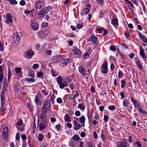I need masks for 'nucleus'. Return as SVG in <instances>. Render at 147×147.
<instances>
[{"label": "nucleus", "instance_id": "f257e3e1", "mask_svg": "<svg viewBox=\"0 0 147 147\" xmlns=\"http://www.w3.org/2000/svg\"><path fill=\"white\" fill-rule=\"evenodd\" d=\"M51 107V103L50 101L48 100L44 102L42 108V112L47 113L49 111Z\"/></svg>", "mask_w": 147, "mask_h": 147}, {"label": "nucleus", "instance_id": "f03ea898", "mask_svg": "<svg viewBox=\"0 0 147 147\" xmlns=\"http://www.w3.org/2000/svg\"><path fill=\"white\" fill-rule=\"evenodd\" d=\"M52 7L51 6H49L45 7L41 9L38 13V15L39 17H42L44 16L45 14L49 11Z\"/></svg>", "mask_w": 147, "mask_h": 147}, {"label": "nucleus", "instance_id": "7ed1b4c3", "mask_svg": "<svg viewBox=\"0 0 147 147\" xmlns=\"http://www.w3.org/2000/svg\"><path fill=\"white\" fill-rule=\"evenodd\" d=\"M108 63L106 61H104L101 66V72L104 74H106L108 71Z\"/></svg>", "mask_w": 147, "mask_h": 147}, {"label": "nucleus", "instance_id": "20e7f679", "mask_svg": "<svg viewBox=\"0 0 147 147\" xmlns=\"http://www.w3.org/2000/svg\"><path fill=\"white\" fill-rule=\"evenodd\" d=\"M45 5L44 1H38L36 2L34 5V7L38 9H40L42 7H44Z\"/></svg>", "mask_w": 147, "mask_h": 147}, {"label": "nucleus", "instance_id": "39448f33", "mask_svg": "<svg viewBox=\"0 0 147 147\" xmlns=\"http://www.w3.org/2000/svg\"><path fill=\"white\" fill-rule=\"evenodd\" d=\"M34 54V53L33 51L29 50L26 52L24 56L25 58L28 59H30L32 58Z\"/></svg>", "mask_w": 147, "mask_h": 147}, {"label": "nucleus", "instance_id": "423d86ee", "mask_svg": "<svg viewBox=\"0 0 147 147\" xmlns=\"http://www.w3.org/2000/svg\"><path fill=\"white\" fill-rule=\"evenodd\" d=\"M129 145L125 140H123L120 142L117 145V147H127L129 146Z\"/></svg>", "mask_w": 147, "mask_h": 147}, {"label": "nucleus", "instance_id": "0eeeda50", "mask_svg": "<svg viewBox=\"0 0 147 147\" xmlns=\"http://www.w3.org/2000/svg\"><path fill=\"white\" fill-rule=\"evenodd\" d=\"M6 20L5 22L7 24L12 22L13 16L10 13H8L6 15Z\"/></svg>", "mask_w": 147, "mask_h": 147}, {"label": "nucleus", "instance_id": "6e6552de", "mask_svg": "<svg viewBox=\"0 0 147 147\" xmlns=\"http://www.w3.org/2000/svg\"><path fill=\"white\" fill-rule=\"evenodd\" d=\"M8 134V129L7 127H5L3 128V133L2 137L3 138L4 140H5L7 137Z\"/></svg>", "mask_w": 147, "mask_h": 147}, {"label": "nucleus", "instance_id": "1a4fd4ad", "mask_svg": "<svg viewBox=\"0 0 147 147\" xmlns=\"http://www.w3.org/2000/svg\"><path fill=\"white\" fill-rule=\"evenodd\" d=\"M131 100L133 103L135 107H136L138 109L140 108V107H139L140 106V103L138 101L134 100L132 97L131 98Z\"/></svg>", "mask_w": 147, "mask_h": 147}, {"label": "nucleus", "instance_id": "9d476101", "mask_svg": "<svg viewBox=\"0 0 147 147\" xmlns=\"http://www.w3.org/2000/svg\"><path fill=\"white\" fill-rule=\"evenodd\" d=\"M140 55L142 56L143 59H146V58L147 57L144 52V50L143 49L142 47H140Z\"/></svg>", "mask_w": 147, "mask_h": 147}, {"label": "nucleus", "instance_id": "9b49d317", "mask_svg": "<svg viewBox=\"0 0 147 147\" xmlns=\"http://www.w3.org/2000/svg\"><path fill=\"white\" fill-rule=\"evenodd\" d=\"M78 70L79 72L82 75L84 76L86 74V71L84 68L82 66H80L78 67Z\"/></svg>", "mask_w": 147, "mask_h": 147}, {"label": "nucleus", "instance_id": "f8f14e48", "mask_svg": "<svg viewBox=\"0 0 147 147\" xmlns=\"http://www.w3.org/2000/svg\"><path fill=\"white\" fill-rule=\"evenodd\" d=\"M73 52L74 54H75L78 55H80L81 52L78 48L75 47L73 50Z\"/></svg>", "mask_w": 147, "mask_h": 147}, {"label": "nucleus", "instance_id": "ddd939ff", "mask_svg": "<svg viewBox=\"0 0 147 147\" xmlns=\"http://www.w3.org/2000/svg\"><path fill=\"white\" fill-rule=\"evenodd\" d=\"M74 124L75 126L74 129L76 130L80 129L81 127V126L80 124L77 122L76 120L74 121Z\"/></svg>", "mask_w": 147, "mask_h": 147}, {"label": "nucleus", "instance_id": "4468645a", "mask_svg": "<svg viewBox=\"0 0 147 147\" xmlns=\"http://www.w3.org/2000/svg\"><path fill=\"white\" fill-rule=\"evenodd\" d=\"M46 126L47 125L46 124L43 122H40L39 126V131H41L43 129H46Z\"/></svg>", "mask_w": 147, "mask_h": 147}, {"label": "nucleus", "instance_id": "2eb2a0df", "mask_svg": "<svg viewBox=\"0 0 147 147\" xmlns=\"http://www.w3.org/2000/svg\"><path fill=\"white\" fill-rule=\"evenodd\" d=\"M61 59V58L60 56H57L55 57L53 60V62L54 63H57Z\"/></svg>", "mask_w": 147, "mask_h": 147}, {"label": "nucleus", "instance_id": "dca6fc26", "mask_svg": "<svg viewBox=\"0 0 147 147\" xmlns=\"http://www.w3.org/2000/svg\"><path fill=\"white\" fill-rule=\"evenodd\" d=\"M14 39H16V40L15 41V43H18L20 40V38L19 36V34L18 33H17L16 34L15 37L14 38Z\"/></svg>", "mask_w": 147, "mask_h": 147}, {"label": "nucleus", "instance_id": "f3484780", "mask_svg": "<svg viewBox=\"0 0 147 147\" xmlns=\"http://www.w3.org/2000/svg\"><path fill=\"white\" fill-rule=\"evenodd\" d=\"M46 113H42L40 115V116L41 119L45 120L47 117Z\"/></svg>", "mask_w": 147, "mask_h": 147}, {"label": "nucleus", "instance_id": "a211bd4d", "mask_svg": "<svg viewBox=\"0 0 147 147\" xmlns=\"http://www.w3.org/2000/svg\"><path fill=\"white\" fill-rule=\"evenodd\" d=\"M89 40H92V41L95 42L97 41V38L95 36L92 35L91 36V38L89 39Z\"/></svg>", "mask_w": 147, "mask_h": 147}, {"label": "nucleus", "instance_id": "6ab92c4d", "mask_svg": "<svg viewBox=\"0 0 147 147\" xmlns=\"http://www.w3.org/2000/svg\"><path fill=\"white\" fill-rule=\"evenodd\" d=\"M111 23L113 25H117L118 24V20L117 19H113L112 20Z\"/></svg>", "mask_w": 147, "mask_h": 147}, {"label": "nucleus", "instance_id": "aec40b11", "mask_svg": "<svg viewBox=\"0 0 147 147\" xmlns=\"http://www.w3.org/2000/svg\"><path fill=\"white\" fill-rule=\"evenodd\" d=\"M65 120L67 122H69L70 121V118L68 114H65L64 117Z\"/></svg>", "mask_w": 147, "mask_h": 147}, {"label": "nucleus", "instance_id": "412c9836", "mask_svg": "<svg viewBox=\"0 0 147 147\" xmlns=\"http://www.w3.org/2000/svg\"><path fill=\"white\" fill-rule=\"evenodd\" d=\"M90 9L88 8H84L82 10L83 12L86 14H88L89 12Z\"/></svg>", "mask_w": 147, "mask_h": 147}, {"label": "nucleus", "instance_id": "4be33fe9", "mask_svg": "<svg viewBox=\"0 0 147 147\" xmlns=\"http://www.w3.org/2000/svg\"><path fill=\"white\" fill-rule=\"evenodd\" d=\"M31 26L32 29L34 30H36L38 28L37 25L35 23H32L31 24Z\"/></svg>", "mask_w": 147, "mask_h": 147}, {"label": "nucleus", "instance_id": "5701e85b", "mask_svg": "<svg viewBox=\"0 0 147 147\" xmlns=\"http://www.w3.org/2000/svg\"><path fill=\"white\" fill-rule=\"evenodd\" d=\"M44 138V136L43 134H41L39 135L38 136V140L40 142H42Z\"/></svg>", "mask_w": 147, "mask_h": 147}, {"label": "nucleus", "instance_id": "b1692460", "mask_svg": "<svg viewBox=\"0 0 147 147\" xmlns=\"http://www.w3.org/2000/svg\"><path fill=\"white\" fill-rule=\"evenodd\" d=\"M25 80L28 82H34L35 81L34 79L33 78H25Z\"/></svg>", "mask_w": 147, "mask_h": 147}, {"label": "nucleus", "instance_id": "393cba45", "mask_svg": "<svg viewBox=\"0 0 147 147\" xmlns=\"http://www.w3.org/2000/svg\"><path fill=\"white\" fill-rule=\"evenodd\" d=\"M97 2L96 4L102 6L103 5L104 1L103 0H96Z\"/></svg>", "mask_w": 147, "mask_h": 147}, {"label": "nucleus", "instance_id": "a878e982", "mask_svg": "<svg viewBox=\"0 0 147 147\" xmlns=\"http://www.w3.org/2000/svg\"><path fill=\"white\" fill-rule=\"evenodd\" d=\"M78 108L83 110L85 109V107L81 103L79 104L78 106Z\"/></svg>", "mask_w": 147, "mask_h": 147}, {"label": "nucleus", "instance_id": "bb28decb", "mask_svg": "<svg viewBox=\"0 0 147 147\" xmlns=\"http://www.w3.org/2000/svg\"><path fill=\"white\" fill-rule=\"evenodd\" d=\"M123 106L127 107L128 105V100L127 99H125L124 100L123 102Z\"/></svg>", "mask_w": 147, "mask_h": 147}, {"label": "nucleus", "instance_id": "cd10ccee", "mask_svg": "<svg viewBox=\"0 0 147 147\" xmlns=\"http://www.w3.org/2000/svg\"><path fill=\"white\" fill-rule=\"evenodd\" d=\"M56 79L58 84H59L60 83H61L62 82V79L61 76H59L56 78Z\"/></svg>", "mask_w": 147, "mask_h": 147}, {"label": "nucleus", "instance_id": "c85d7f7f", "mask_svg": "<svg viewBox=\"0 0 147 147\" xmlns=\"http://www.w3.org/2000/svg\"><path fill=\"white\" fill-rule=\"evenodd\" d=\"M15 70L16 74L19 73L20 72L22 71V69L20 67H16L15 69Z\"/></svg>", "mask_w": 147, "mask_h": 147}, {"label": "nucleus", "instance_id": "c756f323", "mask_svg": "<svg viewBox=\"0 0 147 147\" xmlns=\"http://www.w3.org/2000/svg\"><path fill=\"white\" fill-rule=\"evenodd\" d=\"M10 4L16 5L17 4V2L16 0H7Z\"/></svg>", "mask_w": 147, "mask_h": 147}, {"label": "nucleus", "instance_id": "7c9ffc66", "mask_svg": "<svg viewBox=\"0 0 147 147\" xmlns=\"http://www.w3.org/2000/svg\"><path fill=\"white\" fill-rule=\"evenodd\" d=\"M4 45L0 40V51L3 52L4 51Z\"/></svg>", "mask_w": 147, "mask_h": 147}, {"label": "nucleus", "instance_id": "2f4dec72", "mask_svg": "<svg viewBox=\"0 0 147 147\" xmlns=\"http://www.w3.org/2000/svg\"><path fill=\"white\" fill-rule=\"evenodd\" d=\"M137 65H138V67L141 70L142 69L143 67L140 64V62L139 61H138L136 62Z\"/></svg>", "mask_w": 147, "mask_h": 147}, {"label": "nucleus", "instance_id": "473e14b6", "mask_svg": "<svg viewBox=\"0 0 147 147\" xmlns=\"http://www.w3.org/2000/svg\"><path fill=\"white\" fill-rule=\"evenodd\" d=\"M48 25V24L47 22H43L41 24V26L43 28H45L47 27Z\"/></svg>", "mask_w": 147, "mask_h": 147}, {"label": "nucleus", "instance_id": "72a5a7b5", "mask_svg": "<svg viewBox=\"0 0 147 147\" xmlns=\"http://www.w3.org/2000/svg\"><path fill=\"white\" fill-rule=\"evenodd\" d=\"M108 109L110 110H114L115 109L116 107L115 106H108Z\"/></svg>", "mask_w": 147, "mask_h": 147}, {"label": "nucleus", "instance_id": "f704fd0d", "mask_svg": "<svg viewBox=\"0 0 147 147\" xmlns=\"http://www.w3.org/2000/svg\"><path fill=\"white\" fill-rule=\"evenodd\" d=\"M73 139L75 140L78 141L80 139V137L78 136L75 135L73 136Z\"/></svg>", "mask_w": 147, "mask_h": 147}, {"label": "nucleus", "instance_id": "c9c22d12", "mask_svg": "<svg viewBox=\"0 0 147 147\" xmlns=\"http://www.w3.org/2000/svg\"><path fill=\"white\" fill-rule=\"evenodd\" d=\"M59 85V87L61 89H63L66 86V85L63 83H60L58 84Z\"/></svg>", "mask_w": 147, "mask_h": 147}, {"label": "nucleus", "instance_id": "e433bc0d", "mask_svg": "<svg viewBox=\"0 0 147 147\" xmlns=\"http://www.w3.org/2000/svg\"><path fill=\"white\" fill-rule=\"evenodd\" d=\"M80 122L82 123H83V122H84L85 120V117L84 116H82L80 118Z\"/></svg>", "mask_w": 147, "mask_h": 147}, {"label": "nucleus", "instance_id": "4c0bfd02", "mask_svg": "<svg viewBox=\"0 0 147 147\" xmlns=\"http://www.w3.org/2000/svg\"><path fill=\"white\" fill-rule=\"evenodd\" d=\"M139 112H140L141 113H142L144 114H145L146 115H147V112L145 111L144 110H143L142 109H141L140 108H139L138 109Z\"/></svg>", "mask_w": 147, "mask_h": 147}, {"label": "nucleus", "instance_id": "58836bf2", "mask_svg": "<svg viewBox=\"0 0 147 147\" xmlns=\"http://www.w3.org/2000/svg\"><path fill=\"white\" fill-rule=\"evenodd\" d=\"M5 90H3L1 92V98H5Z\"/></svg>", "mask_w": 147, "mask_h": 147}, {"label": "nucleus", "instance_id": "ea45409f", "mask_svg": "<svg viewBox=\"0 0 147 147\" xmlns=\"http://www.w3.org/2000/svg\"><path fill=\"white\" fill-rule=\"evenodd\" d=\"M89 56V54L87 52L85 53L83 55V57L84 59H87L88 58Z\"/></svg>", "mask_w": 147, "mask_h": 147}, {"label": "nucleus", "instance_id": "a19ab883", "mask_svg": "<svg viewBox=\"0 0 147 147\" xmlns=\"http://www.w3.org/2000/svg\"><path fill=\"white\" fill-rule=\"evenodd\" d=\"M123 76V74L121 71H119L118 73V77L119 78H121Z\"/></svg>", "mask_w": 147, "mask_h": 147}, {"label": "nucleus", "instance_id": "79ce46f5", "mask_svg": "<svg viewBox=\"0 0 147 147\" xmlns=\"http://www.w3.org/2000/svg\"><path fill=\"white\" fill-rule=\"evenodd\" d=\"M34 101H35V102L37 103L39 101V100H40V99L38 97V95H36Z\"/></svg>", "mask_w": 147, "mask_h": 147}, {"label": "nucleus", "instance_id": "37998d69", "mask_svg": "<svg viewBox=\"0 0 147 147\" xmlns=\"http://www.w3.org/2000/svg\"><path fill=\"white\" fill-rule=\"evenodd\" d=\"M57 101L58 103L60 104L62 103L63 101L61 98H58L57 99Z\"/></svg>", "mask_w": 147, "mask_h": 147}, {"label": "nucleus", "instance_id": "c03bdc74", "mask_svg": "<svg viewBox=\"0 0 147 147\" xmlns=\"http://www.w3.org/2000/svg\"><path fill=\"white\" fill-rule=\"evenodd\" d=\"M22 123L23 121L21 119H19L18 122L17 123V124L18 125H22Z\"/></svg>", "mask_w": 147, "mask_h": 147}, {"label": "nucleus", "instance_id": "a18cd8bd", "mask_svg": "<svg viewBox=\"0 0 147 147\" xmlns=\"http://www.w3.org/2000/svg\"><path fill=\"white\" fill-rule=\"evenodd\" d=\"M37 76L38 77H41L43 75V72L42 71H40L37 73Z\"/></svg>", "mask_w": 147, "mask_h": 147}, {"label": "nucleus", "instance_id": "49530a36", "mask_svg": "<svg viewBox=\"0 0 147 147\" xmlns=\"http://www.w3.org/2000/svg\"><path fill=\"white\" fill-rule=\"evenodd\" d=\"M83 26V25L82 24H79L77 25L76 26L77 28L79 29H80Z\"/></svg>", "mask_w": 147, "mask_h": 147}, {"label": "nucleus", "instance_id": "de8ad7c7", "mask_svg": "<svg viewBox=\"0 0 147 147\" xmlns=\"http://www.w3.org/2000/svg\"><path fill=\"white\" fill-rule=\"evenodd\" d=\"M94 118L95 119L97 120H99L100 119L99 115L97 114H95V115L94 116Z\"/></svg>", "mask_w": 147, "mask_h": 147}, {"label": "nucleus", "instance_id": "09e8293b", "mask_svg": "<svg viewBox=\"0 0 147 147\" xmlns=\"http://www.w3.org/2000/svg\"><path fill=\"white\" fill-rule=\"evenodd\" d=\"M45 53L46 55H50L52 53V51L50 50H47L46 51Z\"/></svg>", "mask_w": 147, "mask_h": 147}, {"label": "nucleus", "instance_id": "8fccbe9b", "mask_svg": "<svg viewBox=\"0 0 147 147\" xmlns=\"http://www.w3.org/2000/svg\"><path fill=\"white\" fill-rule=\"evenodd\" d=\"M4 76L3 74H0V82L2 83L3 80V79Z\"/></svg>", "mask_w": 147, "mask_h": 147}, {"label": "nucleus", "instance_id": "3c124183", "mask_svg": "<svg viewBox=\"0 0 147 147\" xmlns=\"http://www.w3.org/2000/svg\"><path fill=\"white\" fill-rule=\"evenodd\" d=\"M1 105L2 107L3 106L5 102V98H1Z\"/></svg>", "mask_w": 147, "mask_h": 147}, {"label": "nucleus", "instance_id": "603ef678", "mask_svg": "<svg viewBox=\"0 0 147 147\" xmlns=\"http://www.w3.org/2000/svg\"><path fill=\"white\" fill-rule=\"evenodd\" d=\"M20 3L21 5L24 6L25 4V1L24 0H22L20 2Z\"/></svg>", "mask_w": 147, "mask_h": 147}, {"label": "nucleus", "instance_id": "864d4df0", "mask_svg": "<svg viewBox=\"0 0 147 147\" xmlns=\"http://www.w3.org/2000/svg\"><path fill=\"white\" fill-rule=\"evenodd\" d=\"M69 60L68 59H66L64 60V63L65 65H66L69 63Z\"/></svg>", "mask_w": 147, "mask_h": 147}, {"label": "nucleus", "instance_id": "5fc2aeb1", "mask_svg": "<svg viewBox=\"0 0 147 147\" xmlns=\"http://www.w3.org/2000/svg\"><path fill=\"white\" fill-rule=\"evenodd\" d=\"M110 50L112 51H115L116 50L114 46L113 45L110 46Z\"/></svg>", "mask_w": 147, "mask_h": 147}, {"label": "nucleus", "instance_id": "6e6d98bb", "mask_svg": "<svg viewBox=\"0 0 147 147\" xmlns=\"http://www.w3.org/2000/svg\"><path fill=\"white\" fill-rule=\"evenodd\" d=\"M39 66L38 64L37 63L33 65L32 66V68L34 69H36L37 67Z\"/></svg>", "mask_w": 147, "mask_h": 147}, {"label": "nucleus", "instance_id": "4d7b16f0", "mask_svg": "<svg viewBox=\"0 0 147 147\" xmlns=\"http://www.w3.org/2000/svg\"><path fill=\"white\" fill-rule=\"evenodd\" d=\"M20 139V135L19 133H17L16 135V139L18 140Z\"/></svg>", "mask_w": 147, "mask_h": 147}, {"label": "nucleus", "instance_id": "13d9d810", "mask_svg": "<svg viewBox=\"0 0 147 147\" xmlns=\"http://www.w3.org/2000/svg\"><path fill=\"white\" fill-rule=\"evenodd\" d=\"M80 112L79 111H76L75 112V114L76 116H79L80 115Z\"/></svg>", "mask_w": 147, "mask_h": 147}, {"label": "nucleus", "instance_id": "bf43d9fd", "mask_svg": "<svg viewBox=\"0 0 147 147\" xmlns=\"http://www.w3.org/2000/svg\"><path fill=\"white\" fill-rule=\"evenodd\" d=\"M137 6H138V1L136 0H131Z\"/></svg>", "mask_w": 147, "mask_h": 147}, {"label": "nucleus", "instance_id": "052dcab7", "mask_svg": "<svg viewBox=\"0 0 147 147\" xmlns=\"http://www.w3.org/2000/svg\"><path fill=\"white\" fill-rule=\"evenodd\" d=\"M92 123L94 125H96L98 124V123L97 121L96 120H94L92 121Z\"/></svg>", "mask_w": 147, "mask_h": 147}, {"label": "nucleus", "instance_id": "680f3d73", "mask_svg": "<svg viewBox=\"0 0 147 147\" xmlns=\"http://www.w3.org/2000/svg\"><path fill=\"white\" fill-rule=\"evenodd\" d=\"M69 86L70 89H71V90H73V89L74 88V85L73 84V83L70 84H69Z\"/></svg>", "mask_w": 147, "mask_h": 147}, {"label": "nucleus", "instance_id": "e2e57ef3", "mask_svg": "<svg viewBox=\"0 0 147 147\" xmlns=\"http://www.w3.org/2000/svg\"><path fill=\"white\" fill-rule=\"evenodd\" d=\"M142 39L144 41L147 43V38L146 36H144L143 37Z\"/></svg>", "mask_w": 147, "mask_h": 147}, {"label": "nucleus", "instance_id": "0e129e2a", "mask_svg": "<svg viewBox=\"0 0 147 147\" xmlns=\"http://www.w3.org/2000/svg\"><path fill=\"white\" fill-rule=\"evenodd\" d=\"M104 120L105 122L108 121L109 119V117L107 116L106 115H105L104 116Z\"/></svg>", "mask_w": 147, "mask_h": 147}, {"label": "nucleus", "instance_id": "69168bd1", "mask_svg": "<svg viewBox=\"0 0 147 147\" xmlns=\"http://www.w3.org/2000/svg\"><path fill=\"white\" fill-rule=\"evenodd\" d=\"M93 135L94 138L96 139L98 138V135L96 132L93 133Z\"/></svg>", "mask_w": 147, "mask_h": 147}, {"label": "nucleus", "instance_id": "338daca9", "mask_svg": "<svg viewBox=\"0 0 147 147\" xmlns=\"http://www.w3.org/2000/svg\"><path fill=\"white\" fill-rule=\"evenodd\" d=\"M136 144L137 145V146L138 147H141L142 144L140 143V142H136Z\"/></svg>", "mask_w": 147, "mask_h": 147}, {"label": "nucleus", "instance_id": "774afa93", "mask_svg": "<svg viewBox=\"0 0 147 147\" xmlns=\"http://www.w3.org/2000/svg\"><path fill=\"white\" fill-rule=\"evenodd\" d=\"M134 56L135 55L133 53H131V54L129 55V57L131 59H133Z\"/></svg>", "mask_w": 147, "mask_h": 147}]
</instances>
